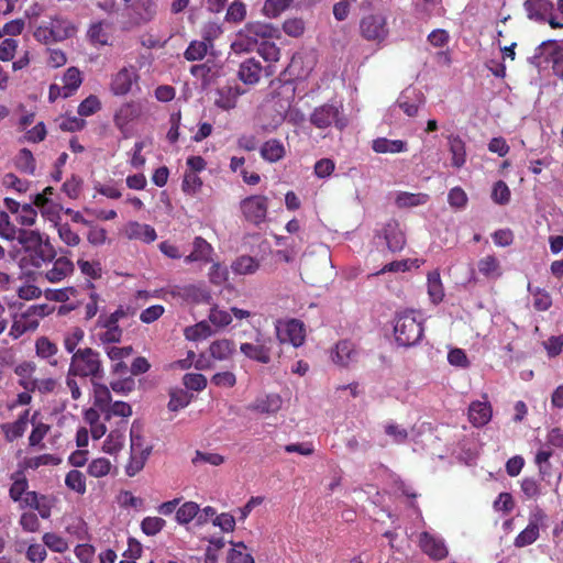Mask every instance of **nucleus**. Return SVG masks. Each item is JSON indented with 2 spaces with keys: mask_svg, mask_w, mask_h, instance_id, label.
Segmentation results:
<instances>
[{
  "mask_svg": "<svg viewBox=\"0 0 563 563\" xmlns=\"http://www.w3.org/2000/svg\"><path fill=\"white\" fill-rule=\"evenodd\" d=\"M283 30L287 35L298 37L303 33L305 23L298 18L289 19L284 22Z\"/></svg>",
  "mask_w": 563,
  "mask_h": 563,
  "instance_id": "60",
  "label": "nucleus"
},
{
  "mask_svg": "<svg viewBox=\"0 0 563 563\" xmlns=\"http://www.w3.org/2000/svg\"><path fill=\"white\" fill-rule=\"evenodd\" d=\"M14 239L27 251H34L37 256L34 260V266L41 267V262L49 263L55 258V251L48 242H43L38 231L24 230L18 231Z\"/></svg>",
  "mask_w": 563,
  "mask_h": 563,
  "instance_id": "5",
  "label": "nucleus"
},
{
  "mask_svg": "<svg viewBox=\"0 0 563 563\" xmlns=\"http://www.w3.org/2000/svg\"><path fill=\"white\" fill-rule=\"evenodd\" d=\"M48 25L53 30L55 40L57 42H62L67 38H70L77 32V27L75 26V24L71 21H69L68 19L63 18V16L53 18L51 20V22L48 23Z\"/></svg>",
  "mask_w": 563,
  "mask_h": 563,
  "instance_id": "21",
  "label": "nucleus"
},
{
  "mask_svg": "<svg viewBox=\"0 0 563 563\" xmlns=\"http://www.w3.org/2000/svg\"><path fill=\"white\" fill-rule=\"evenodd\" d=\"M57 346L47 338H40L36 341V353L38 356L47 358L56 354Z\"/></svg>",
  "mask_w": 563,
  "mask_h": 563,
  "instance_id": "61",
  "label": "nucleus"
},
{
  "mask_svg": "<svg viewBox=\"0 0 563 563\" xmlns=\"http://www.w3.org/2000/svg\"><path fill=\"white\" fill-rule=\"evenodd\" d=\"M20 525L26 532H36L40 529V521L35 512H23L20 517Z\"/></svg>",
  "mask_w": 563,
  "mask_h": 563,
  "instance_id": "63",
  "label": "nucleus"
},
{
  "mask_svg": "<svg viewBox=\"0 0 563 563\" xmlns=\"http://www.w3.org/2000/svg\"><path fill=\"white\" fill-rule=\"evenodd\" d=\"M183 383L186 388L200 391L207 386V378L202 374L188 373L183 377Z\"/></svg>",
  "mask_w": 563,
  "mask_h": 563,
  "instance_id": "50",
  "label": "nucleus"
},
{
  "mask_svg": "<svg viewBox=\"0 0 563 563\" xmlns=\"http://www.w3.org/2000/svg\"><path fill=\"white\" fill-rule=\"evenodd\" d=\"M192 251L189 255L185 257L186 263L192 262H205L208 263L211 261V253L213 251L210 243H208L201 236H197L192 243Z\"/></svg>",
  "mask_w": 563,
  "mask_h": 563,
  "instance_id": "22",
  "label": "nucleus"
},
{
  "mask_svg": "<svg viewBox=\"0 0 563 563\" xmlns=\"http://www.w3.org/2000/svg\"><path fill=\"white\" fill-rule=\"evenodd\" d=\"M169 402L167 405L170 411H178L187 407L192 398V395H189L184 389H173L169 393Z\"/></svg>",
  "mask_w": 563,
  "mask_h": 563,
  "instance_id": "38",
  "label": "nucleus"
},
{
  "mask_svg": "<svg viewBox=\"0 0 563 563\" xmlns=\"http://www.w3.org/2000/svg\"><path fill=\"white\" fill-rule=\"evenodd\" d=\"M186 336L189 340L205 339L211 335V328L207 322H199L195 327L186 329Z\"/></svg>",
  "mask_w": 563,
  "mask_h": 563,
  "instance_id": "57",
  "label": "nucleus"
},
{
  "mask_svg": "<svg viewBox=\"0 0 563 563\" xmlns=\"http://www.w3.org/2000/svg\"><path fill=\"white\" fill-rule=\"evenodd\" d=\"M44 545L54 552H65L68 548L67 542L59 536L53 532H47L43 536Z\"/></svg>",
  "mask_w": 563,
  "mask_h": 563,
  "instance_id": "49",
  "label": "nucleus"
},
{
  "mask_svg": "<svg viewBox=\"0 0 563 563\" xmlns=\"http://www.w3.org/2000/svg\"><path fill=\"white\" fill-rule=\"evenodd\" d=\"M234 352V343L228 339L217 340L209 347L210 357L217 361L228 360Z\"/></svg>",
  "mask_w": 563,
  "mask_h": 563,
  "instance_id": "27",
  "label": "nucleus"
},
{
  "mask_svg": "<svg viewBox=\"0 0 563 563\" xmlns=\"http://www.w3.org/2000/svg\"><path fill=\"white\" fill-rule=\"evenodd\" d=\"M478 271L486 277L496 278L501 275L500 264L496 256L487 255L478 261Z\"/></svg>",
  "mask_w": 563,
  "mask_h": 563,
  "instance_id": "33",
  "label": "nucleus"
},
{
  "mask_svg": "<svg viewBox=\"0 0 563 563\" xmlns=\"http://www.w3.org/2000/svg\"><path fill=\"white\" fill-rule=\"evenodd\" d=\"M280 407V397L276 394H272L262 398H257L252 405H250L249 408L261 413H274L278 411Z\"/></svg>",
  "mask_w": 563,
  "mask_h": 563,
  "instance_id": "25",
  "label": "nucleus"
},
{
  "mask_svg": "<svg viewBox=\"0 0 563 563\" xmlns=\"http://www.w3.org/2000/svg\"><path fill=\"white\" fill-rule=\"evenodd\" d=\"M257 52L267 62H277L280 55L279 47L267 40L261 42Z\"/></svg>",
  "mask_w": 563,
  "mask_h": 563,
  "instance_id": "46",
  "label": "nucleus"
},
{
  "mask_svg": "<svg viewBox=\"0 0 563 563\" xmlns=\"http://www.w3.org/2000/svg\"><path fill=\"white\" fill-rule=\"evenodd\" d=\"M18 213V221L20 224L31 227L35 223L37 213L32 205H23Z\"/></svg>",
  "mask_w": 563,
  "mask_h": 563,
  "instance_id": "59",
  "label": "nucleus"
},
{
  "mask_svg": "<svg viewBox=\"0 0 563 563\" xmlns=\"http://www.w3.org/2000/svg\"><path fill=\"white\" fill-rule=\"evenodd\" d=\"M199 514V505L194 501L183 504L176 511V521L179 525L189 523Z\"/></svg>",
  "mask_w": 563,
  "mask_h": 563,
  "instance_id": "37",
  "label": "nucleus"
},
{
  "mask_svg": "<svg viewBox=\"0 0 563 563\" xmlns=\"http://www.w3.org/2000/svg\"><path fill=\"white\" fill-rule=\"evenodd\" d=\"M46 554L45 545L40 543L30 544L26 550V558L32 563H43Z\"/></svg>",
  "mask_w": 563,
  "mask_h": 563,
  "instance_id": "62",
  "label": "nucleus"
},
{
  "mask_svg": "<svg viewBox=\"0 0 563 563\" xmlns=\"http://www.w3.org/2000/svg\"><path fill=\"white\" fill-rule=\"evenodd\" d=\"M262 70L261 63L251 57L240 64L238 78L245 85H255L261 79Z\"/></svg>",
  "mask_w": 563,
  "mask_h": 563,
  "instance_id": "14",
  "label": "nucleus"
},
{
  "mask_svg": "<svg viewBox=\"0 0 563 563\" xmlns=\"http://www.w3.org/2000/svg\"><path fill=\"white\" fill-rule=\"evenodd\" d=\"M58 235L60 240L68 246H77L80 243L79 235L74 232L67 223L60 224L58 227Z\"/></svg>",
  "mask_w": 563,
  "mask_h": 563,
  "instance_id": "58",
  "label": "nucleus"
},
{
  "mask_svg": "<svg viewBox=\"0 0 563 563\" xmlns=\"http://www.w3.org/2000/svg\"><path fill=\"white\" fill-rule=\"evenodd\" d=\"M520 488L527 499H538L542 494L540 483L533 477H525L520 483Z\"/></svg>",
  "mask_w": 563,
  "mask_h": 563,
  "instance_id": "43",
  "label": "nucleus"
},
{
  "mask_svg": "<svg viewBox=\"0 0 563 563\" xmlns=\"http://www.w3.org/2000/svg\"><path fill=\"white\" fill-rule=\"evenodd\" d=\"M209 320L213 325L224 328L232 322V317L228 311L213 307L210 309Z\"/></svg>",
  "mask_w": 563,
  "mask_h": 563,
  "instance_id": "52",
  "label": "nucleus"
},
{
  "mask_svg": "<svg viewBox=\"0 0 563 563\" xmlns=\"http://www.w3.org/2000/svg\"><path fill=\"white\" fill-rule=\"evenodd\" d=\"M137 74L133 67H123L113 77L111 90L117 96H123L131 91L132 85L136 81Z\"/></svg>",
  "mask_w": 563,
  "mask_h": 563,
  "instance_id": "13",
  "label": "nucleus"
},
{
  "mask_svg": "<svg viewBox=\"0 0 563 563\" xmlns=\"http://www.w3.org/2000/svg\"><path fill=\"white\" fill-rule=\"evenodd\" d=\"M273 345L274 340L257 330L254 343H242L240 351L251 360L268 364L272 361Z\"/></svg>",
  "mask_w": 563,
  "mask_h": 563,
  "instance_id": "6",
  "label": "nucleus"
},
{
  "mask_svg": "<svg viewBox=\"0 0 563 563\" xmlns=\"http://www.w3.org/2000/svg\"><path fill=\"white\" fill-rule=\"evenodd\" d=\"M470 421L475 427L485 426L492 418V407L488 401H473L468 408Z\"/></svg>",
  "mask_w": 563,
  "mask_h": 563,
  "instance_id": "20",
  "label": "nucleus"
},
{
  "mask_svg": "<svg viewBox=\"0 0 563 563\" xmlns=\"http://www.w3.org/2000/svg\"><path fill=\"white\" fill-rule=\"evenodd\" d=\"M330 268V254L324 247H321L317 254L305 253L300 260V274L307 283L312 285L322 282Z\"/></svg>",
  "mask_w": 563,
  "mask_h": 563,
  "instance_id": "4",
  "label": "nucleus"
},
{
  "mask_svg": "<svg viewBox=\"0 0 563 563\" xmlns=\"http://www.w3.org/2000/svg\"><path fill=\"white\" fill-rule=\"evenodd\" d=\"M206 40L208 43L206 41H192L185 51V58L190 62L202 59L206 56L210 44V40Z\"/></svg>",
  "mask_w": 563,
  "mask_h": 563,
  "instance_id": "39",
  "label": "nucleus"
},
{
  "mask_svg": "<svg viewBox=\"0 0 563 563\" xmlns=\"http://www.w3.org/2000/svg\"><path fill=\"white\" fill-rule=\"evenodd\" d=\"M229 278V269L220 263H214L209 272V280L214 285H222Z\"/></svg>",
  "mask_w": 563,
  "mask_h": 563,
  "instance_id": "55",
  "label": "nucleus"
},
{
  "mask_svg": "<svg viewBox=\"0 0 563 563\" xmlns=\"http://www.w3.org/2000/svg\"><path fill=\"white\" fill-rule=\"evenodd\" d=\"M539 537V526L537 522L531 521L525 530H522L515 539L517 548H523L533 543Z\"/></svg>",
  "mask_w": 563,
  "mask_h": 563,
  "instance_id": "36",
  "label": "nucleus"
},
{
  "mask_svg": "<svg viewBox=\"0 0 563 563\" xmlns=\"http://www.w3.org/2000/svg\"><path fill=\"white\" fill-rule=\"evenodd\" d=\"M74 271V264L67 257L62 256L54 261L51 268L43 272L45 278L51 283H57L64 279Z\"/></svg>",
  "mask_w": 563,
  "mask_h": 563,
  "instance_id": "18",
  "label": "nucleus"
},
{
  "mask_svg": "<svg viewBox=\"0 0 563 563\" xmlns=\"http://www.w3.org/2000/svg\"><path fill=\"white\" fill-rule=\"evenodd\" d=\"M124 444V434L120 430H113L103 443V451L109 454L119 452Z\"/></svg>",
  "mask_w": 563,
  "mask_h": 563,
  "instance_id": "42",
  "label": "nucleus"
},
{
  "mask_svg": "<svg viewBox=\"0 0 563 563\" xmlns=\"http://www.w3.org/2000/svg\"><path fill=\"white\" fill-rule=\"evenodd\" d=\"M166 521L159 517H146L141 522V529L146 536L157 534L165 526Z\"/></svg>",
  "mask_w": 563,
  "mask_h": 563,
  "instance_id": "47",
  "label": "nucleus"
},
{
  "mask_svg": "<svg viewBox=\"0 0 563 563\" xmlns=\"http://www.w3.org/2000/svg\"><path fill=\"white\" fill-rule=\"evenodd\" d=\"M258 267V262L254 257L247 255L238 257L231 264V269L238 275L254 274Z\"/></svg>",
  "mask_w": 563,
  "mask_h": 563,
  "instance_id": "32",
  "label": "nucleus"
},
{
  "mask_svg": "<svg viewBox=\"0 0 563 563\" xmlns=\"http://www.w3.org/2000/svg\"><path fill=\"white\" fill-rule=\"evenodd\" d=\"M244 93L239 86H224L217 90L216 106L222 110L235 108L238 98Z\"/></svg>",
  "mask_w": 563,
  "mask_h": 563,
  "instance_id": "15",
  "label": "nucleus"
},
{
  "mask_svg": "<svg viewBox=\"0 0 563 563\" xmlns=\"http://www.w3.org/2000/svg\"><path fill=\"white\" fill-rule=\"evenodd\" d=\"M68 371L69 376L90 377L91 382L104 376L100 354L91 347L78 349L71 356Z\"/></svg>",
  "mask_w": 563,
  "mask_h": 563,
  "instance_id": "1",
  "label": "nucleus"
},
{
  "mask_svg": "<svg viewBox=\"0 0 563 563\" xmlns=\"http://www.w3.org/2000/svg\"><path fill=\"white\" fill-rule=\"evenodd\" d=\"M372 148L378 154H395L407 151V142L401 140H388L386 137H378L373 141Z\"/></svg>",
  "mask_w": 563,
  "mask_h": 563,
  "instance_id": "24",
  "label": "nucleus"
},
{
  "mask_svg": "<svg viewBox=\"0 0 563 563\" xmlns=\"http://www.w3.org/2000/svg\"><path fill=\"white\" fill-rule=\"evenodd\" d=\"M523 8L530 20L545 22L548 14L553 9V3L549 0H526Z\"/></svg>",
  "mask_w": 563,
  "mask_h": 563,
  "instance_id": "16",
  "label": "nucleus"
},
{
  "mask_svg": "<svg viewBox=\"0 0 563 563\" xmlns=\"http://www.w3.org/2000/svg\"><path fill=\"white\" fill-rule=\"evenodd\" d=\"M276 335L280 343L289 342L295 347L303 343V328L302 323L298 320H290L284 324H276Z\"/></svg>",
  "mask_w": 563,
  "mask_h": 563,
  "instance_id": "10",
  "label": "nucleus"
},
{
  "mask_svg": "<svg viewBox=\"0 0 563 563\" xmlns=\"http://www.w3.org/2000/svg\"><path fill=\"white\" fill-rule=\"evenodd\" d=\"M16 168L27 175L35 173V158L32 152L27 148H22L15 157Z\"/></svg>",
  "mask_w": 563,
  "mask_h": 563,
  "instance_id": "34",
  "label": "nucleus"
},
{
  "mask_svg": "<svg viewBox=\"0 0 563 563\" xmlns=\"http://www.w3.org/2000/svg\"><path fill=\"white\" fill-rule=\"evenodd\" d=\"M428 295L433 303L443 300L444 289L438 271L428 274Z\"/></svg>",
  "mask_w": 563,
  "mask_h": 563,
  "instance_id": "31",
  "label": "nucleus"
},
{
  "mask_svg": "<svg viewBox=\"0 0 563 563\" xmlns=\"http://www.w3.org/2000/svg\"><path fill=\"white\" fill-rule=\"evenodd\" d=\"M130 438H131V453L148 457L151 454V451H152V446L144 445V439L139 433V431L135 429L134 424L131 428Z\"/></svg>",
  "mask_w": 563,
  "mask_h": 563,
  "instance_id": "41",
  "label": "nucleus"
},
{
  "mask_svg": "<svg viewBox=\"0 0 563 563\" xmlns=\"http://www.w3.org/2000/svg\"><path fill=\"white\" fill-rule=\"evenodd\" d=\"M240 208L246 221L258 225L266 219L268 199L261 195L250 196L241 201Z\"/></svg>",
  "mask_w": 563,
  "mask_h": 563,
  "instance_id": "9",
  "label": "nucleus"
},
{
  "mask_svg": "<svg viewBox=\"0 0 563 563\" xmlns=\"http://www.w3.org/2000/svg\"><path fill=\"white\" fill-rule=\"evenodd\" d=\"M426 101L423 93L416 88H406L396 101V107L401 109L408 117H415L418 109Z\"/></svg>",
  "mask_w": 563,
  "mask_h": 563,
  "instance_id": "11",
  "label": "nucleus"
},
{
  "mask_svg": "<svg viewBox=\"0 0 563 563\" xmlns=\"http://www.w3.org/2000/svg\"><path fill=\"white\" fill-rule=\"evenodd\" d=\"M65 483L69 489L75 490L78 494H84L86 492L85 475L79 471L73 470L68 472Z\"/></svg>",
  "mask_w": 563,
  "mask_h": 563,
  "instance_id": "44",
  "label": "nucleus"
},
{
  "mask_svg": "<svg viewBox=\"0 0 563 563\" xmlns=\"http://www.w3.org/2000/svg\"><path fill=\"white\" fill-rule=\"evenodd\" d=\"M111 463L104 457L93 460L88 466V473L93 477H102L110 472Z\"/></svg>",
  "mask_w": 563,
  "mask_h": 563,
  "instance_id": "51",
  "label": "nucleus"
},
{
  "mask_svg": "<svg viewBox=\"0 0 563 563\" xmlns=\"http://www.w3.org/2000/svg\"><path fill=\"white\" fill-rule=\"evenodd\" d=\"M428 198L427 194L400 192L396 198V203L400 208L416 207L426 203Z\"/></svg>",
  "mask_w": 563,
  "mask_h": 563,
  "instance_id": "40",
  "label": "nucleus"
},
{
  "mask_svg": "<svg viewBox=\"0 0 563 563\" xmlns=\"http://www.w3.org/2000/svg\"><path fill=\"white\" fill-rule=\"evenodd\" d=\"M278 30L273 25L262 22H250L238 33L232 47L235 52L253 51L260 40L275 37Z\"/></svg>",
  "mask_w": 563,
  "mask_h": 563,
  "instance_id": "2",
  "label": "nucleus"
},
{
  "mask_svg": "<svg viewBox=\"0 0 563 563\" xmlns=\"http://www.w3.org/2000/svg\"><path fill=\"white\" fill-rule=\"evenodd\" d=\"M419 545L423 553L433 560H443L448 556L449 551L443 539L434 537L429 532H422L419 538Z\"/></svg>",
  "mask_w": 563,
  "mask_h": 563,
  "instance_id": "12",
  "label": "nucleus"
},
{
  "mask_svg": "<svg viewBox=\"0 0 563 563\" xmlns=\"http://www.w3.org/2000/svg\"><path fill=\"white\" fill-rule=\"evenodd\" d=\"M234 547L228 555V563H254L253 556L242 551L245 549L243 542H239Z\"/></svg>",
  "mask_w": 563,
  "mask_h": 563,
  "instance_id": "48",
  "label": "nucleus"
},
{
  "mask_svg": "<svg viewBox=\"0 0 563 563\" xmlns=\"http://www.w3.org/2000/svg\"><path fill=\"white\" fill-rule=\"evenodd\" d=\"M362 36L372 42L380 43L389 34L387 20L383 14H369L364 16L360 23Z\"/></svg>",
  "mask_w": 563,
  "mask_h": 563,
  "instance_id": "8",
  "label": "nucleus"
},
{
  "mask_svg": "<svg viewBox=\"0 0 563 563\" xmlns=\"http://www.w3.org/2000/svg\"><path fill=\"white\" fill-rule=\"evenodd\" d=\"M261 155L265 161L275 163L285 156V147L280 141L272 139L263 144Z\"/></svg>",
  "mask_w": 563,
  "mask_h": 563,
  "instance_id": "26",
  "label": "nucleus"
},
{
  "mask_svg": "<svg viewBox=\"0 0 563 563\" xmlns=\"http://www.w3.org/2000/svg\"><path fill=\"white\" fill-rule=\"evenodd\" d=\"M289 5V0H266L263 12L269 18H276Z\"/></svg>",
  "mask_w": 563,
  "mask_h": 563,
  "instance_id": "54",
  "label": "nucleus"
},
{
  "mask_svg": "<svg viewBox=\"0 0 563 563\" xmlns=\"http://www.w3.org/2000/svg\"><path fill=\"white\" fill-rule=\"evenodd\" d=\"M492 199L498 205H506L510 199V190L505 181L499 180L494 185Z\"/></svg>",
  "mask_w": 563,
  "mask_h": 563,
  "instance_id": "53",
  "label": "nucleus"
},
{
  "mask_svg": "<svg viewBox=\"0 0 563 563\" xmlns=\"http://www.w3.org/2000/svg\"><path fill=\"white\" fill-rule=\"evenodd\" d=\"M29 421V410L24 411L16 421L11 424L4 426L5 437L9 441L18 439L23 435L26 430Z\"/></svg>",
  "mask_w": 563,
  "mask_h": 563,
  "instance_id": "35",
  "label": "nucleus"
},
{
  "mask_svg": "<svg viewBox=\"0 0 563 563\" xmlns=\"http://www.w3.org/2000/svg\"><path fill=\"white\" fill-rule=\"evenodd\" d=\"M125 233L129 239L141 240L145 243L154 242L157 238L156 231L153 227L135 221L128 223Z\"/></svg>",
  "mask_w": 563,
  "mask_h": 563,
  "instance_id": "23",
  "label": "nucleus"
},
{
  "mask_svg": "<svg viewBox=\"0 0 563 563\" xmlns=\"http://www.w3.org/2000/svg\"><path fill=\"white\" fill-rule=\"evenodd\" d=\"M310 122L318 129H325L334 124L339 130L346 126V119L341 114L339 107L323 104L314 109Z\"/></svg>",
  "mask_w": 563,
  "mask_h": 563,
  "instance_id": "7",
  "label": "nucleus"
},
{
  "mask_svg": "<svg viewBox=\"0 0 563 563\" xmlns=\"http://www.w3.org/2000/svg\"><path fill=\"white\" fill-rule=\"evenodd\" d=\"M449 147L452 154V165L457 168L462 167L466 161L465 143L459 136H450Z\"/></svg>",
  "mask_w": 563,
  "mask_h": 563,
  "instance_id": "30",
  "label": "nucleus"
},
{
  "mask_svg": "<svg viewBox=\"0 0 563 563\" xmlns=\"http://www.w3.org/2000/svg\"><path fill=\"white\" fill-rule=\"evenodd\" d=\"M357 352L351 341L343 340L335 345L332 360L340 366H347L350 363L355 362Z\"/></svg>",
  "mask_w": 563,
  "mask_h": 563,
  "instance_id": "19",
  "label": "nucleus"
},
{
  "mask_svg": "<svg viewBox=\"0 0 563 563\" xmlns=\"http://www.w3.org/2000/svg\"><path fill=\"white\" fill-rule=\"evenodd\" d=\"M81 75L78 68L70 67L66 70L63 76L62 89H64V98H68L79 88L81 85Z\"/></svg>",
  "mask_w": 563,
  "mask_h": 563,
  "instance_id": "28",
  "label": "nucleus"
},
{
  "mask_svg": "<svg viewBox=\"0 0 563 563\" xmlns=\"http://www.w3.org/2000/svg\"><path fill=\"white\" fill-rule=\"evenodd\" d=\"M93 386V405L101 412L111 404L112 397L108 386L92 380Z\"/></svg>",
  "mask_w": 563,
  "mask_h": 563,
  "instance_id": "29",
  "label": "nucleus"
},
{
  "mask_svg": "<svg viewBox=\"0 0 563 563\" xmlns=\"http://www.w3.org/2000/svg\"><path fill=\"white\" fill-rule=\"evenodd\" d=\"M102 413H104L106 420H110L112 416L126 418L132 415V407L128 402L115 401L110 404Z\"/></svg>",
  "mask_w": 563,
  "mask_h": 563,
  "instance_id": "45",
  "label": "nucleus"
},
{
  "mask_svg": "<svg viewBox=\"0 0 563 563\" xmlns=\"http://www.w3.org/2000/svg\"><path fill=\"white\" fill-rule=\"evenodd\" d=\"M383 232L387 247L391 252L402 250V247L406 244V239L404 232L401 231L399 224L396 221H389L388 223H386Z\"/></svg>",
  "mask_w": 563,
  "mask_h": 563,
  "instance_id": "17",
  "label": "nucleus"
},
{
  "mask_svg": "<svg viewBox=\"0 0 563 563\" xmlns=\"http://www.w3.org/2000/svg\"><path fill=\"white\" fill-rule=\"evenodd\" d=\"M100 106L98 97L90 95L79 104L78 114L80 117L91 115L100 109Z\"/></svg>",
  "mask_w": 563,
  "mask_h": 563,
  "instance_id": "56",
  "label": "nucleus"
},
{
  "mask_svg": "<svg viewBox=\"0 0 563 563\" xmlns=\"http://www.w3.org/2000/svg\"><path fill=\"white\" fill-rule=\"evenodd\" d=\"M551 58L554 74L563 78V46L555 45V48L551 52Z\"/></svg>",
  "mask_w": 563,
  "mask_h": 563,
  "instance_id": "64",
  "label": "nucleus"
},
{
  "mask_svg": "<svg viewBox=\"0 0 563 563\" xmlns=\"http://www.w3.org/2000/svg\"><path fill=\"white\" fill-rule=\"evenodd\" d=\"M394 333L399 345L410 347L421 340L423 328L413 311H402L396 317Z\"/></svg>",
  "mask_w": 563,
  "mask_h": 563,
  "instance_id": "3",
  "label": "nucleus"
}]
</instances>
